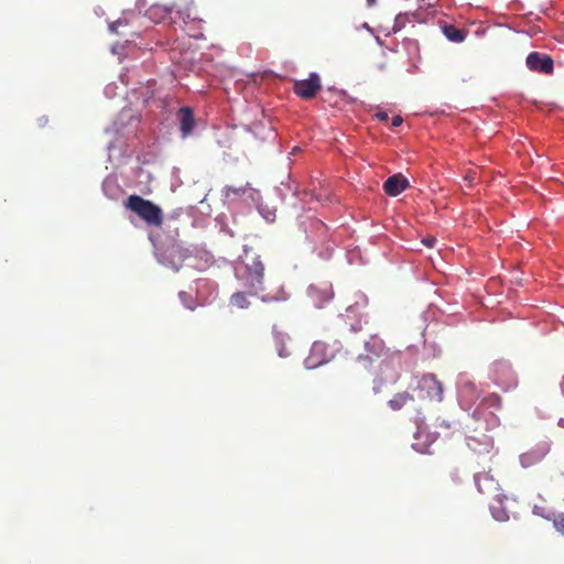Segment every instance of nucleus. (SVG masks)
<instances>
[{"label": "nucleus", "mask_w": 564, "mask_h": 564, "mask_svg": "<svg viewBox=\"0 0 564 564\" xmlns=\"http://www.w3.org/2000/svg\"><path fill=\"white\" fill-rule=\"evenodd\" d=\"M365 349L377 358H383L379 364L381 371L379 384L373 387L375 392L378 393L383 382H395L398 380L401 357L399 352L390 351L384 341L376 335L370 336L369 340L365 343Z\"/></svg>", "instance_id": "nucleus-1"}, {"label": "nucleus", "mask_w": 564, "mask_h": 564, "mask_svg": "<svg viewBox=\"0 0 564 564\" xmlns=\"http://www.w3.org/2000/svg\"><path fill=\"white\" fill-rule=\"evenodd\" d=\"M236 276L249 295L257 296L264 291V264L259 256L238 267Z\"/></svg>", "instance_id": "nucleus-2"}, {"label": "nucleus", "mask_w": 564, "mask_h": 564, "mask_svg": "<svg viewBox=\"0 0 564 564\" xmlns=\"http://www.w3.org/2000/svg\"><path fill=\"white\" fill-rule=\"evenodd\" d=\"M126 209L135 214L148 226L161 228L164 216L162 208L153 202L143 198L137 194H132L123 202Z\"/></svg>", "instance_id": "nucleus-3"}, {"label": "nucleus", "mask_w": 564, "mask_h": 564, "mask_svg": "<svg viewBox=\"0 0 564 564\" xmlns=\"http://www.w3.org/2000/svg\"><path fill=\"white\" fill-rule=\"evenodd\" d=\"M417 390L421 398L437 402L443 400V386L434 375L422 376L417 383Z\"/></svg>", "instance_id": "nucleus-4"}, {"label": "nucleus", "mask_w": 564, "mask_h": 564, "mask_svg": "<svg viewBox=\"0 0 564 564\" xmlns=\"http://www.w3.org/2000/svg\"><path fill=\"white\" fill-rule=\"evenodd\" d=\"M501 408V398L497 393H491L485 397L479 405L474 411V416L476 420L485 419L489 421L491 424H495L497 417L495 414V410H499Z\"/></svg>", "instance_id": "nucleus-5"}, {"label": "nucleus", "mask_w": 564, "mask_h": 564, "mask_svg": "<svg viewBox=\"0 0 564 564\" xmlns=\"http://www.w3.org/2000/svg\"><path fill=\"white\" fill-rule=\"evenodd\" d=\"M321 88V78L316 73H311L307 79L296 80L293 85L294 93L305 100L314 98Z\"/></svg>", "instance_id": "nucleus-6"}, {"label": "nucleus", "mask_w": 564, "mask_h": 564, "mask_svg": "<svg viewBox=\"0 0 564 564\" xmlns=\"http://www.w3.org/2000/svg\"><path fill=\"white\" fill-rule=\"evenodd\" d=\"M174 9V3L169 6L154 3L145 11V15L154 23H162L169 20L171 24H176V18L172 17Z\"/></svg>", "instance_id": "nucleus-7"}, {"label": "nucleus", "mask_w": 564, "mask_h": 564, "mask_svg": "<svg viewBox=\"0 0 564 564\" xmlns=\"http://www.w3.org/2000/svg\"><path fill=\"white\" fill-rule=\"evenodd\" d=\"M551 445L549 442H540L528 452L520 455L521 465L525 468L531 467L544 459L549 454Z\"/></svg>", "instance_id": "nucleus-8"}, {"label": "nucleus", "mask_w": 564, "mask_h": 564, "mask_svg": "<svg viewBox=\"0 0 564 564\" xmlns=\"http://www.w3.org/2000/svg\"><path fill=\"white\" fill-rule=\"evenodd\" d=\"M333 357V351L323 341H315L306 359L307 367L315 368L319 365L326 364Z\"/></svg>", "instance_id": "nucleus-9"}, {"label": "nucleus", "mask_w": 564, "mask_h": 564, "mask_svg": "<svg viewBox=\"0 0 564 564\" xmlns=\"http://www.w3.org/2000/svg\"><path fill=\"white\" fill-rule=\"evenodd\" d=\"M527 66L533 72L542 74H552L554 69L553 59L545 54L532 52L527 57Z\"/></svg>", "instance_id": "nucleus-10"}, {"label": "nucleus", "mask_w": 564, "mask_h": 564, "mask_svg": "<svg viewBox=\"0 0 564 564\" xmlns=\"http://www.w3.org/2000/svg\"><path fill=\"white\" fill-rule=\"evenodd\" d=\"M467 445L478 456L488 455L494 449V441L486 434H481L479 437L469 436Z\"/></svg>", "instance_id": "nucleus-11"}, {"label": "nucleus", "mask_w": 564, "mask_h": 564, "mask_svg": "<svg viewBox=\"0 0 564 564\" xmlns=\"http://www.w3.org/2000/svg\"><path fill=\"white\" fill-rule=\"evenodd\" d=\"M410 186L408 178L401 173L393 174L383 183V191L389 196H398Z\"/></svg>", "instance_id": "nucleus-12"}, {"label": "nucleus", "mask_w": 564, "mask_h": 564, "mask_svg": "<svg viewBox=\"0 0 564 564\" xmlns=\"http://www.w3.org/2000/svg\"><path fill=\"white\" fill-rule=\"evenodd\" d=\"M178 121L182 137H188L195 127V119L193 109L189 107H182L178 111Z\"/></svg>", "instance_id": "nucleus-13"}, {"label": "nucleus", "mask_w": 564, "mask_h": 564, "mask_svg": "<svg viewBox=\"0 0 564 564\" xmlns=\"http://www.w3.org/2000/svg\"><path fill=\"white\" fill-rule=\"evenodd\" d=\"M308 293L318 306L327 303L333 297L332 286L327 283L323 284L322 286L311 285Z\"/></svg>", "instance_id": "nucleus-14"}, {"label": "nucleus", "mask_w": 564, "mask_h": 564, "mask_svg": "<svg viewBox=\"0 0 564 564\" xmlns=\"http://www.w3.org/2000/svg\"><path fill=\"white\" fill-rule=\"evenodd\" d=\"M413 401L414 395L410 394L409 392H400L397 393L391 400H389L388 404L393 411H398Z\"/></svg>", "instance_id": "nucleus-15"}, {"label": "nucleus", "mask_w": 564, "mask_h": 564, "mask_svg": "<svg viewBox=\"0 0 564 564\" xmlns=\"http://www.w3.org/2000/svg\"><path fill=\"white\" fill-rule=\"evenodd\" d=\"M274 346L278 351V355L282 358H286L291 355L290 350L286 347L288 340L290 339L288 335L283 333H274Z\"/></svg>", "instance_id": "nucleus-16"}, {"label": "nucleus", "mask_w": 564, "mask_h": 564, "mask_svg": "<svg viewBox=\"0 0 564 564\" xmlns=\"http://www.w3.org/2000/svg\"><path fill=\"white\" fill-rule=\"evenodd\" d=\"M251 192H253V188L250 186L249 183H247L246 185H240V186L227 185L224 187V191H223L224 196L227 199L235 197V196H243L247 193H251Z\"/></svg>", "instance_id": "nucleus-17"}, {"label": "nucleus", "mask_w": 564, "mask_h": 564, "mask_svg": "<svg viewBox=\"0 0 564 564\" xmlns=\"http://www.w3.org/2000/svg\"><path fill=\"white\" fill-rule=\"evenodd\" d=\"M247 294L248 292L246 290L234 293L230 297V303L238 308L249 307L250 302L247 300Z\"/></svg>", "instance_id": "nucleus-18"}, {"label": "nucleus", "mask_w": 564, "mask_h": 564, "mask_svg": "<svg viewBox=\"0 0 564 564\" xmlns=\"http://www.w3.org/2000/svg\"><path fill=\"white\" fill-rule=\"evenodd\" d=\"M444 34L449 41L453 42H462L465 40V32L463 30L456 29L453 25L445 26Z\"/></svg>", "instance_id": "nucleus-19"}, {"label": "nucleus", "mask_w": 564, "mask_h": 564, "mask_svg": "<svg viewBox=\"0 0 564 564\" xmlns=\"http://www.w3.org/2000/svg\"><path fill=\"white\" fill-rule=\"evenodd\" d=\"M409 21V15L408 13H400L395 17V20H394V25H393V31L394 32H398L400 31L401 29H403L405 26V23Z\"/></svg>", "instance_id": "nucleus-20"}, {"label": "nucleus", "mask_w": 564, "mask_h": 564, "mask_svg": "<svg viewBox=\"0 0 564 564\" xmlns=\"http://www.w3.org/2000/svg\"><path fill=\"white\" fill-rule=\"evenodd\" d=\"M458 424L459 423L455 420H447V419H442V417L436 419V426L445 429V430L455 429Z\"/></svg>", "instance_id": "nucleus-21"}, {"label": "nucleus", "mask_w": 564, "mask_h": 564, "mask_svg": "<svg viewBox=\"0 0 564 564\" xmlns=\"http://www.w3.org/2000/svg\"><path fill=\"white\" fill-rule=\"evenodd\" d=\"M549 520L551 518L547 517ZM552 522L554 528L561 533L564 534V513L554 514L552 518Z\"/></svg>", "instance_id": "nucleus-22"}, {"label": "nucleus", "mask_w": 564, "mask_h": 564, "mask_svg": "<svg viewBox=\"0 0 564 564\" xmlns=\"http://www.w3.org/2000/svg\"><path fill=\"white\" fill-rule=\"evenodd\" d=\"M466 394H475L476 397H478L477 394V391H476V387L474 383L471 382H466L460 388V395L462 398H464Z\"/></svg>", "instance_id": "nucleus-23"}, {"label": "nucleus", "mask_w": 564, "mask_h": 564, "mask_svg": "<svg viewBox=\"0 0 564 564\" xmlns=\"http://www.w3.org/2000/svg\"><path fill=\"white\" fill-rule=\"evenodd\" d=\"M423 245H425L427 248H433L436 243L435 237H426L422 240Z\"/></svg>", "instance_id": "nucleus-24"}, {"label": "nucleus", "mask_w": 564, "mask_h": 564, "mask_svg": "<svg viewBox=\"0 0 564 564\" xmlns=\"http://www.w3.org/2000/svg\"><path fill=\"white\" fill-rule=\"evenodd\" d=\"M477 177V173L475 171H468L464 177L466 182L471 184Z\"/></svg>", "instance_id": "nucleus-25"}, {"label": "nucleus", "mask_w": 564, "mask_h": 564, "mask_svg": "<svg viewBox=\"0 0 564 564\" xmlns=\"http://www.w3.org/2000/svg\"><path fill=\"white\" fill-rule=\"evenodd\" d=\"M375 117L380 121H386L389 118L388 112L386 111H379L375 115Z\"/></svg>", "instance_id": "nucleus-26"}, {"label": "nucleus", "mask_w": 564, "mask_h": 564, "mask_svg": "<svg viewBox=\"0 0 564 564\" xmlns=\"http://www.w3.org/2000/svg\"><path fill=\"white\" fill-rule=\"evenodd\" d=\"M169 252L171 256H175V254H181L182 253V249L180 246H172L170 249H169Z\"/></svg>", "instance_id": "nucleus-27"}, {"label": "nucleus", "mask_w": 564, "mask_h": 564, "mask_svg": "<svg viewBox=\"0 0 564 564\" xmlns=\"http://www.w3.org/2000/svg\"><path fill=\"white\" fill-rule=\"evenodd\" d=\"M402 122H403V119H402V117H401V116H394V117L392 118V126H393V127H399V126H401V124H402Z\"/></svg>", "instance_id": "nucleus-28"}, {"label": "nucleus", "mask_w": 564, "mask_h": 564, "mask_svg": "<svg viewBox=\"0 0 564 564\" xmlns=\"http://www.w3.org/2000/svg\"><path fill=\"white\" fill-rule=\"evenodd\" d=\"M481 477L486 478V475L477 474V475L475 476L476 484H477V486H478V488H479V490H480V491H482V490H481V488H480V484H479V481H480Z\"/></svg>", "instance_id": "nucleus-29"}, {"label": "nucleus", "mask_w": 564, "mask_h": 564, "mask_svg": "<svg viewBox=\"0 0 564 564\" xmlns=\"http://www.w3.org/2000/svg\"><path fill=\"white\" fill-rule=\"evenodd\" d=\"M361 329H362V327H361L360 322H358L357 325H351V330H354V332H359Z\"/></svg>", "instance_id": "nucleus-30"}, {"label": "nucleus", "mask_w": 564, "mask_h": 564, "mask_svg": "<svg viewBox=\"0 0 564 564\" xmlns=\"http://www.w3.org/2000/svg\"><path fill=\"white\" fill-rule=\"evenodd\" d=\"M368 8H373L377 4V0H366Z\"/></svg>", "instance_id": "nucleus-31"}, {"label": "nucleus", "mask_w": 564, "mask_h": 564, "mask_svg": "<svg viewBox=\"0 0 564 564\" xmlns=\"http://www.w3.org/2000/svg\"><path fill=\"white\" fill-rule=\"evenodd\" d=\"M178 295H180V297H181V300H182L183 302H185V301H186V297H188V294H187L186 292H180V294H178Z\"/></svg>", "instance_id": "nucleus-32"}, {"label": "nucleus", "mask_w": 564, "mask_h": 564, "mask_svg": "<svg viewBox=\"0 0 564 564\" xmlns=\"http://www.w3.org/2000/svg\"><path fill=\"white\" fill-rule=\"evenodd\" d=\"M368 359H370V357H369V356H367V357H362V356H360V357L358 358L359 362L367 361Z\"/></svg>", "instance_id": "nucleus-33"}, {"label": "nucleus", "mask_w": 564, "mask_h": 564, "mask_svg": "<svg viewBox=\"0 0 564 564\" xmlns=\"http://www.w3.org/2000/svg\"><path fill=\"white\" fill-rule=\"evenodd\" d=\"M354 311H355V308H354L352 306H349V307L347 308V314L352 313ZM348 316H349V315H347V317H348Z\"/></svg>", "instance_id": "nucleus-34"}, {"label": "nucleus", "mask_w": 564, "mask_h": 564, "mask_svg": "<svg viewBox=\"0 0 564 564\" xmlns=\"http://www.w3.org/2000/svg\"><path fill=\"white\" fill-rule=\"evenodd\" d=\"M558 425H560L561 427H563V429H564V419H561V420L558 421Z\"/></svg>", "instance_id": "nucleus-35"}, {"label": "nucleus", "mask_w": 564, "mask_h": 564, "mask_svg": "<svg viewBox=\"0 0 564 564\" xmlns=\"http://www.w3.org/2000/svg\"><path fill=\"white\" fill-rule=\"evenodd\" d=\"M561 389H562V391H563V393H564V376H563V379H562V381H561Z\"/></svg>", "instance_id": "nucleus-36"}, {"label": "nucleus", "mask_w": 564, "mask_h": 564, "mask_svg": "<svg viewBox=\"0 0 564 564\" xmlns=\"http://www.w3.org/2000/svg\"><path fill=\"white\" fill-rule=\"evenodd\" d=\"M175 14L178 17V18H182L183 13L181 11H175Z\"/></svg>", "instance_id": "nucleus-37"}, {"label": "nucleus", "mask_w": 564, "mask_h": 564, "mask_svg": "<svg viewBox=\"0 0 564 564\" xmlns=\"http://www.w3.org/2000/svg\"><path fill=\"white\" fill-rule=\"evenodd\" d=\"M496 520H503V518H499L497 516H495Z\"/></svg>", "instance_id": "nucleus-38"}]
</instances>
